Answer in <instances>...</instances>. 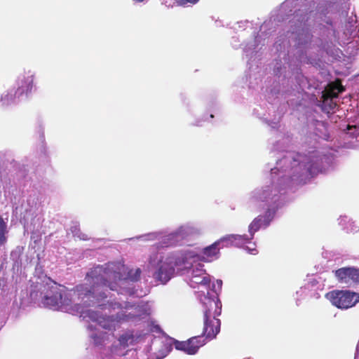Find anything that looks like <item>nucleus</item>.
<instances>
[{"mask_svg": "<svg viewBox=\"0 0 359 359\" xmlns=\"http://www.w3.org/2000/svg\"><path fill=\"white\" fill-rule=\"evenodd\" d=\"M86 280H87L86 279ZM92 285L88 281L83 285H77L74 290L66 291L56 283H51L48 287L50 289L45 294L43 304L53 310H61L65 312H74L80 314V317L86 320L96 322L105 330H112L116 326L124 321L134 320L141 315L146 313L142 309L133 311L134 308L128 304L124 306L125 310L118 313L116 318L105 317L97 311L93 309H84V306L97 305L101 309L119 308L121 305L118 303L113 304L107 302V304H100V299L97 296L96 291L92 288Z\"/></svg>", "mask_w": 359, "mask_h": 359, "instance_id": "1", "label": "nucleus"}, {"mask_svg": "<svg viewBox=\"0 0 359 359\" xmlns=\"http://www.w3.org/2000/svg\"><path fill=\"white\" fill-rule=\"evenodd\" d=\"M123 272H125V267L120 263H108L104 266H97L92 269L87 273L86 280L90 284H93L92 288L96 291L97 296L100 299V304H107V302H109V303H118L121 305L119 308L114 309H118L119 311L116 315L110 316L109 317L116 318L118 313L125 310L124 306L126 304L133 306L134 308L133 311H139V310L142 309L147 310L146 313L138 316L137 319L123 322V323H136L145 319L149 316L151 309L149 304L143 302L136 304L129 302H114L108 299V294L106 292V288L109 287L111 290H116L118 293H126L130 295L134 294L133 290L126 286L128 285L129 280L133 282L137 281L140 278L141 270L140 269H131L128 272L127 277L126 278H123L122 273ZM107 309L113 310L112 309ZM121 324L122 323H119L116 327H119Z\"/></svg>", "mask_w": 359, "mask_h": 359, "instance_id": "2", "label": "nucleus"}, {"mask_svg": "<svg viewBox=\"0 0 359 359\" xmlns=\"http://www.w3.org/2000/svg\"><path fill=\"white\" fill-rule=\"evenodd\" d=\"M258 226H249V234H231L224 236L215 241L212 245L204 248L200 255L194 251H186L178 256H169L163 259L159 253H155L150 257L149 264L152 267L156 268L155 276L161 283H166L172 276L175 266L191 264V259L196 258L205 262H211L219 258V250L228 244L240 245L244 242L251 240L255 232L258 231Z\"/></svg>", "mask_w": 359, "mask_h": 359, "instance_id": "3", "label": "nucleus"}, {"mask_svg": "<svg viewBox=\"0 0 359 359\" xmlns=\"http://www.w3.org/2000/svg\"><path fill=\"white\" fill-rule=\"evenodd\" d=\"M201 301L204 306L203 334L207 338L212 339L218 334L220 328V321L215 316H212V310L219 309L221 303L218 300H215L207 296H205L204 299H201Z\"/></svg>", "mask_w": 359, "mask_h": 359, "instance_id": "4", "label": "nucleus"}, {"mask_svg": "<svg viewBox=\"0 0 359 359\" xmlns=\"http://www.w3.org/2000/svg\"><path fill=\"white\" fill-rule=\"evenodd\" d=\"M332 305L339 309H348L359 302V294L348 290H335L326 294Z\"/></svg>", "mask_w": 359, "mask_h": 359, "instance_id": "5", "label": "nucleus"}, {"mask_svg": "<svg viewBox=\"0 0 359 359\" xmlns=\"http://www.w3.org/2000/svg\"><path fill=\"white\" fill-rule=\"evenodd\" d=\"M203 264L201 263L192 265L191 268L188 271L189 284L192 287L201 285L208 290L210 287V278L205 270L203 269Z\"/></svg>", "mask_w": 359, "mask_h": 359, "instance_id": "6", "label": "nucleus"}, {"mask_svg": "<svg viewBox=\"0 0 359 359\" xmlns=\"http://www.w3.org/2000/svg\"><path fill=\"white\" fill-rule=\"evenodd\" d=\"M335 276L341 284L359 283V269L355 267H343L335 271Z\"/></svg>", "mask_w": 359, "mask_h": 359, "instance_id": "7", "label": "nucleus"}, {"mask_svg": "<svg viewBox=\"0 0 359 359\" xmlns=\"http://www.w3.org/2000/svg\"><path fill=\"white\" fill-rule=\"evenodd\" d=\"M34 84V74L31 72L20 75L18 79V88L15 95L28 97L32 93Z\"/></svg>", "mask_w": 359, "mask_h": 359, "instance_id": "8", "label": "nucleus"}, {"mask_svg": "<svg viewBox=\"0 0 359 359\" xmlns=\"http://www.w3.org/2000/svg\"><path fill=\"white\" fill-rule=\"evenodd\" d=\"M203 343L201 342L199 338L197 337H193L187 341L177 342L175 344V348L178 350L183 351L188 354H195L200 346H203Z\"/></svg>", "mask_w": 359, "mask_h": 359, "instance_id": "9", "label": "nucleus"}, {"mask_svg": "<svg viewBox=\"0 0 359 359\" xmlns=\"http://www.w3.org/2000/svg\"><path fill=\"white\" fill-rule=\"evenodd\" d=\"M133 341V337L132 335L129 334H124L121 335L117 342V344H114L111 348V353L114 355H124V352L123 349H125L129 344H132Z\"/></svg>", "mask_w": 359, "mask_h": 359, "instance_id": "10", "label": "nucleus"}, {"mask_svg": "<svg viewBox=\"0 0 359 359\" xmlns=\"http://www.w3.org/2000/svg\"><path fill=\"white\" fill-rule=\"evenodd\" d=\"M88 328L90 331L89 336L90 339L93 341L95 345L102 346L105 344V341L107 339V337H108L106 333L103 332L93 330L92 325H88Z\"/></svg>", "mask_w": 359, "mask_h": 359, "instance_id": "11", "label": "nucleus"}, {"mask_svg": "<svg viewBox=\"0 0 359 359\" xmlns=\"http://www.w3.org/2000/svg\"><path fill=\"white\" fill-rule=\"evenodd\" d=\"M275 212L271 210H267L264 215H259L254 221L252 224H269L272 221Z\"/></svg>", "mask_w": 359, "mask_h": 359, "instance_id": "12", "label": "nucleus"}, {"mask_svg": "<svg viewBox=\"0 0 359 359\" xmlns=\"http://www.w3.org/2000/svg\"><path fill=\"white\" fill-rule=\"evenodd\" d=\"M20 95H15V90H10L4 93L1 96V101L4 104H11L15 102L16 99H20Z\"/></svg>", "mask_w": 359, "mask_h": 359, "instance_id": "13", "label": "nucleus"}, {"mask_svg": "<svg viewBox=\"0 0 359 359\" xmlns=\"http://www.w3.org/2000/svg\"><path fill=\"white\" fill-rule=\"evenodd\" d=\"M344 90V88L341 85L340 81L337 80L335 83L332 85V90L328 93V97H337L338 93H341Z\"/></svg>", "mask_w": 359, "mask_h": 359, "instance_id": "14", "label": "nucleus"}, {"mask_svg": "<svg viewBox=\"0 0 359 359\" xmlns=\"http://www.w3.org/2000/svg\"><path fill=\"white\" fill-rule=\"evenodd\" d=\"M8 233L6 226H0V245H4L6 241V234Z\"/></svg>", "mask_w": 359, "mask_h": 359, "instance_id": "15", "label": "nucleus"}, {"mask_svg": "<svg viewBox=\"0 0 359 359\" xmlns=\"http://www.w3.org/2000/svg\"><path fill=\"white\" fill-rule=\"evenodd\" d=\"M200 0H175V3L179 6H185L187 4L194 5Z\"/></svg>", "mask_w": 359, "mask_h": 359, "instance_id": "16", "label": "nucleus"}, {"mask_svg": "<svg viewBox=\"0 0 359 359\" xmlns=\"http://www.w3.org/2000/svg\"><path fill=\"white\" fill-rule=\"evenodd\" d=\"M71 231L72 232L74 233V236H76L78 237L79 238L81 239V240H87L88 239V236L86 235V234H83V233H79L78 234L76 233V231H77V226H72L71 228Z\"/></svg>", "mask_w": 359, "mask_h": 359, "instance_id": "17", "label": "nucleus"}, {"mask_svg": "<svg viewBox=\"0 0 359 359\" xmlns=\"http://www.w3.org/2000/svg\"><path fill=\"white\" fill-rule=\"evenodd\" d=\"M246 250L249 252V253L255 255L257 253V250L255 248H250L248 246L246 247Z\"/></svg>", "mask_w": 359, "mask_h": 359, "instance_id": "18", "label": "nucleus"}, {"mask_svg": "<svg viewBox=\"0 0 359 359\" xmlns=\"http://www.w3.org/2000/svg\"><path fill=\"white\" fill-rule=\"evenodd\" d=\"M217 284L218 285L219 287H222V281L221 280H217Z\"/></svg>", "mask_w": 359, "mask_h": 359, "instance_id": "19", "label": "nucleus"}, {"mask_svg": "<svg viewBox=\"0 0 359 359\" xmlns=\"http://www.w3.org/2000/svg\"><path fill=\"white\" fill-rule=\"evenodd\" d=\"M0 224H5L3 218L0 216Z\"/></svg>", "mask_w": 359, "mask_h": 359, "instance_id": "20", "label": "nucleus"}, {"mask_svg": "<svg viewBox=\"0 0 359 359\" xmlns=\"http://www.w3.org/2000/svg\"><path fill=\"white\" fill-rule=\"evenodd\" d=\"M343 219H344V222H346V219H347V217H344Z\"/></svg>", "mask_w": 359, "mask_h": 359, "instance_id": "21", "label": "nucleus"}, {"mask_svg": "<svg viewBox=\"0 0 359 359\" xmlns=\"http://www.w3.org/2000/svg\"><path fill=\"white\" fill-rule=\"evenodd\" d=\"M352 128V126H348V129L350 130Z\"/></svg>", "mask_w": 359, "mask_h": 359, "instance_id": "22", "label": "nucleus"}, {"mask_svg": "<svg viewBox=\"0 0 359 359\" xmlns=\"http://www.w3.org/2000/svg\"><path fill=\"white\" fill-rule=\"evenodd\" d=\"M104 359H115V358H114V357H112V358H104Z\"/></svg>", "mask_w": 359, "mask_h": 359, "instance_id": "23", "label": "nucleus"}]
</instances>
